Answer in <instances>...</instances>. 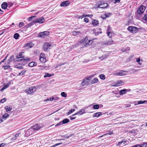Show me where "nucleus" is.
Wrapping results in <instances>:
<instances>
[{
  "label": "nucleus",
  "instance_id": "43",
  "mask_svg": "<svg viewBox=\"0 0 147 147\" xmlns=\"http://www.w3.org/2000/svg\"><path fill=\"white\" fill-rule=\"evenodd\" d=\"M84 21L86 23H88L89 22V19L88 18H85L84 19Z\"/></svg>",
  "mask_w": 147,
  "mask_h": 147
},
{
  "label": "nucleus",
  "instance_id": "29",
  "mask_svg": "<svg viewBox=\"0 0 147 147\" xmlns=\"http://www.w3.org/2000/svg\"><path fill=\"white\" fill-rule=\"evenodd\" d=\"M102 114L101 112L96 113H94L93 115V117H98L100 115H101Z\"/></svg>",
  "mask_w": 147,
  "mask_h": 147
},
{
  "label": "nucleus",
  "instance_id": "28",
  "mask_svg": "<svg viewBox=\"0 0 147 147\" xmlns=\"http://www.w3.org/2000/svg\"><path fill=\"white\" fill-rule=\"evenodd\" d=\"M138 147H147V144L144 143L142 144H138Z\"/></svg>",
  "mask_w": 147,
  "mask_h": 147
},
{
  "label": "nucleus",
  "instance_id": "27",
  "mask_svg": "<svg viewBox=\"0 0 147 147\" xmlns=\"http://www.w3.org/2000/svg\"><path fill=\"white\" fill-rule=\"evenodd\" d=\"M98 80L97 78H95L92 80L91 82V84L97 83L98 82Z\"/></svg>",
  "mask_w": 147,
  "mask_h": 147
},
{
  "label": "nucleus",
  "instance_id": "30",
  "mask_svg": "<svg viewBox=\"0 0 147 147\" xmlns=\"http://www.w3.org/2000/svg\"><path fill=\"white\" fill-rule=\"evenodd\" d=\"M107 35L110 38H111L112 36V33L109 32V30H107Z\"/></svg>",
  "mask_w": 147,
  "mask_h": 147
},
{
  "label": "nucleus",
  "instance_id": "22",
  "mask_svg": "<svg viewBox=\"0 0 147 147\" xmlns=\"http://www.w3.org/2000/svg\"><path fill=\"white\" fill-rule=\"evenodd\" d=\"M127 72V71L123 70H121L120 72H119V76H123L126 75V74L125 72Z\"/></svg>",
  "mask_w": 147,
  "mask_h": 147
},
{
  "label": "nucleus",
  "instance_id": "2",
  "mask_svg": "<svg viewBox=\"0 0 147 147\" xmlns=\"http://www.w3.org/2000/svg\"><path fill=\"white\" fill-rule=\"evenodd\" d=\"M108 5L107 3H104L102 2V1H100L99 4H96L95 5V6L96 8L104 9L106 8L107 7Z\"/></svg>",
  "mask_w": 147,
  "mask_h": 147
},
{
  "label": "nucleus",
  "instance_id": "6",
  "mask_svg": "<svg viewBox=\"0 0 147 147\" xmlns=\"http://www.w3.org/2000/svg\"><path fill=\"white\" fill-rule=\"evenodd\" d=\"M51 47L52 46L51 44H49L47 42H45L43 45V49L45 51H47L49 50L50 49Z\"/></svg>",
  "mask_w": 147,
  "mask_h": 147
},
{
  "label": "nucleus",
  "instance_id": "18",
  "mask_svg": "<svg viewBox=\"0 0 147 147\" xmlns=\"http://www.w3.org/2000/svg\"><path fill=\"white\" fill-rule=\"evenodd\" d=\"M20 134V133L16 134L11 139V142H14V140H16L17 138L19 136Z\"/></svg>",
  "mask_w": 147,
  "mask_h": 147
},
{
  "label": "nucleus",
  "instance_id": "17",
  "mask_svg": "<svg viewBox=\"0 0 147 147\" xmlns=\"http://www.w3.org/2000/svg\"><path fill=\"white\" fill-rule=\"evenodd\" d=\"M113 40L111 39H110L104 42V44L105 45H111L113 44Z\"/></svg>",
  "mask_w": 147,
  "mask_h": 147
},
{
  "label": "nucleus",
  "instance_id": "11",
  "mask_svg": "<svg viewBox=\"0 0 147 147\" xmlns=\"http://www.w3.org/2000/svg\"><path fill=\"white\" fill-rule=\"evenodd\" d=\"M86 113L85 110L84 109H82L78 111L75 114L72 115V116H74L76 115H82Z\"/></svg>",
  "mask_w": 147,
  "mask_h": 147
},
{
  "label": "nucleus",
  "instance_id": "57",
  "mask_svg": "<svg viewBox=\"0 0 147 147\" xmlns=\"http://www.w3.org/2000/svg\"><path fill=\"white\" fill-rule=\"evenodd\" d=\"M87 15L85 14H83L82 16H81L82 19L83 18L87 17Z\"/></svg>",
  "mask_w": 147,
  "mask_h": 147
},
{
  "label": "nucleus",
  "instance_id": "58",
  "mask_svg": "<svg viewBox=\"0 0 147 147\" xmlns=\"http://www.w3.org/2000/svg\"><path fill=\"white\" fill-rule=\"evenodd\" d=\"M8 55V54H7V56L5 57V59H4L2 61H1V62L2 63V62H4L5 61V59H6V58L7 57Z\"/></svg>",
  "mask_w": 147,
  "mask_h": 147
},
{
  "label": "nucleus",
  "instance_id": "7",
  "mask_svg": "<svg viewBox=\"0 0 147 147\" xmlns=\"http://www.w3.org/2000/svg\"><path fill=\"white\" fill-rule=\"evenodd\" d=\"M40 61L43 63H44L47 61L46 58V56L44 53H41L40 56Z\"/></svg>",
  "mask_w": 147,
  "mask_h": 147
},
{
  "label": "nucleus",
  "instance_id": "38",
  "mask_svg": "<svg viewBox=\"0 0 147 147\" xmlns=\"http://www.w3.org/2000/svg\"><path fill=\"white\" fill-rule=\"evenodd\" d=\"M61 96L64 97H66L67 96V94L65 92H62L61 93Z\"/></svg>",
  "mask_w": 147,
  "mask_h": 147
},
{
  "label": "nucleus",
  "instance_id": "14",
  "mask_svg": "<svg viewBox=\"0 0 147 147\" xmlns=\"http://www.w3.org/2000/svg\"><path fill=\"white\" fill-rule=\"evenodd\" d=\"M91 78V77H89L88 78H86L84 79L83 81L82 82V86H84L87 83H88L89 81L88 80H90Z\"/></svg>",
  "mask_w": 147,
  "mask_h": 147
},
{
  "label": "nucleus",
  "instance_id": "50",
  "mask_svg": "<svg viewBox=\"0 0 147 147\" xmlns=\"http://www.w3.org/2000/svg\"><path fill=\"white\" fill-rule=\"evenodd\" d=\"M73 116H72H72H71L70 117H70V119L71 120H73L76 117H74Z\"/></svg>",
  "mask_w": 147,
  "mask_h": 147
},
{
  "label": "nucleus",
  "instance_id": "53",
  "mask_svg": "<svg viewBox=\"0 0 147 147\" xmlns=\"http://www.w3.org/2000/svg\"><path fill=\"white\" fill-rule=\"evenodd\" d=\"M127 50V49L126 48H123L121 50V51H122L123 52H125V51H126Z\"/></svg>",
  "mask_w": 147,
  "mask_h": 147
},
{
  "label": "nucleus",
  "instance_id": "36",
  "mask_svg": "<svg viewBox=\"0 0 147 147\" xmlns=\"http://www.w3.org/2000/svg\"><path fill=\"white\" fill-rule=\"evenodd\" d=\"M75 111V109H71L68 112L67 114L68 115H70L74 112Z\"/></svg>",
  "mask_w": 147,
  "mask_h": 147
},
{
  "label": "nucleus",
  "instance_id": "61",
  "mask_svg": "<svg viewBox=\"0 0 147 147\" xmlns=\"http://www.w3.org/2000/svg\"><path fill=\"white\" fill-rule=\"evenodd\" d=\"M49 98V100L50 101H51V100H53L54 99V98L53 97H51L50 98Z\"/></svg>",
  "mask_w": 147,
  "mask_h": 147
},
{
  "label": "nucleus",
  "instance_id": "55",
  "mask_svg": "<svg viewBox=\"0 0 147 147\" xmlns=\"http://www.w3.org/2000/svg\"><path fill=\"white\" fill-rule=\"evenodd\" d=\"M131 106V105L130 104L126 105H125V108H126L129 107H130Z\"/></svg>",
  "mask_w": 147,
  "mask_h": 147
},
{
  "label": "nucleus",
  "instance_id": "49",
  "mask_svg": "<svg viewBox=\"0 0 147 147\" xmlns=\"http://www.w3.org/2000/svg\"><path fill=\"white\" fill-rule=\"evenodd\" d=\"M5 109L7 112H8L9 111V107L8 106L5 107Z\"/></svg>",
  "mask_w": 147,
  "mask_h": 147
},
{
  "label": "nucleus",
  "instance_id": "32",
  "mask_svg": "<svg viewBox=\"0 0 147 147\" xmlns=\"http://www.w3.org/2000/svg\"><path fill=\"white\" fill-rule=\"evenodd\" d=\"M9 116L8 113H5L3 116H2V118L5 120Z\"/></svg>",
  "mask_w": 147,
  "mask_h": 147
},
{
  "label": "nucleus",
  "instance_id": "1",
  "mask_svg": "<svg viewBox=\"0 0 147 147\" xmlns=\"http://www.w3.org/2000/svg\"><path fill=\"white\" fill-rule=\"evenodd\" d=\"M127 29L131 33H135L137 32L139 28L135 26H129Z\"/></svg>",
  "mask_w": 147,
  "mask_h": 147
},
{
  "label": "nucleus",
  "instance_id": "48",
  "mask_svg": "<svg viewBox=\"0 0 147 147\" xmlns=\"http://www.w3.org/2000/svg\"><path fill=\"white\" fill-rule=\"evenodd\" d=\"M6 100V98H4L3 99H1L0 100V102L1 103H3Z\"/></svg>",
  "mask_w": 147,
  "mask_h": 147
},
{
  "label": "nucleus",
  "instance_id": "33",
  "mask_svg": "<svg viewBox=\"0 0 147 147\" xmlns=\"http://www.w3.org/2000/svg\"><path fill=\"white\" fill-rule=\"evenodd\" d=\"M19 36V35L18 33H15L13 36V37L16 39H17L18 38Z\"/></svg>",
  "mask_w": 147,
  "mask_h": 147
},
{
  "label": "nucleus",
  "instance_id": "10",
  "mask_svg": "<svg viewBox=\"0 0 147 147\" xmlns=\"http://www.w3.org/2000/svg\"><path fill=\"white\" fill-rule=\"evenodd\" d=\"M40 128V126L38 124H36L33 126L29 130L31 131V130L32 129L34 130V131H36L39 130Z\"/></svg>",
  "mask_w": 147,
  "mask_h": 147
},
{
  "label": "nucleus",
  "instance_id": "25",
  "mask_svg": "<svg viewBox=\"0 0 147 147\" xmlns=\"http://www.w3.org/2000/svg\"><path fill=\"white\" fill-rule=\"evenodd\" d=\"M37 65V63L34 62H32L28 64V66L30 67H33Z\"/></svg>",
  "mask_w": 147,
  "mask_h": 147
},
{
  "label": "nucleus",
  "instance_id": "45",
  "mask_svg": "<svg viewBox=\"0 0 147 147\" xmlns=\"http://www.w3.org/2000/svg\"><path fill=\"white\" fill-rule=\"evenodd\" d=\"M143 19L144 20L147 21V14L144 15V17L143 18Z\"/></svg>",
  "mask_w": 147,
  "mask_h": 147
},
{
  "label": "nucleus",
  "instance_id": "64",
  "mask_svg": "<svg viewBox=\"0 0 147 147\" xmlns=\"http://www.w3.org/2000/svg\"><path fill=\"white\" fill-rule=\"evenodd\" d=\"M72 33H73V34L74 35L76 34L77 32L75 31H74L72 32Z\"/></svg>",
  "mask_w": 147,
  "mask_h": 147
},
{
  "label": "nucleus",
  "instance_id": "3",
  "mask_svg": "<svg viewBox=\"0 0 147 147\" xmlns=\"http://www.w3.org/2000/svg\"><path fill=\"white\" fill-rule=\"evenodd\" d=\"M36 89L34 86H31L28 89L25 90V92L27 94H30L36 91Z\"/></svg>",
  "mask_w": 147,
  "mask_h": 147
},
{
  "label": "nucleus",
  "instance_id": "8",
  "mask_svg": "<svg viewBox=\"0 0 147 147\" xmlns=\"http://www.w3.org/2000/svg\"><path fill=\"white\" fill-rule=\"evenodd\" d=\"M45 21V20L43 17H41L39 18L36 19L35 20L33 21V23H35L42 24Z\"/></svg>",
  "mask_w": 147,
  "mask_h": 147
},
{
  "label": "nucleus",
  "instance_id": "5",
  "mask_svg": "<svg viewBox=\"0 0 147 147\" xmlns=\"http://www.w3.org/2000/svg\"><path fill=\"white\" fill-rule=\"evenodd\" d=\"M146 7L143 5L140 6L137 10V13L139 15H141L144 12Z\"/></svg>",
  "mask_w": 147,
  "mask_h": 147
},
{
  "label": "nucleus",
  "instance_id": "21",
  "mask_svg": "<svg viewBox=\"0 0 147 147\" xmlns=\"http://www.w3.org/2000/svg\"><path fill=\"white\" fill-rule=\"evenodd\" d=\"M34 45V44L32 42L27 43L25 44L26 47H28L29 48H32L33 47Z\"/></svg>",
  "mask_w": 147,
  "mask_h": 147
},
{
  "label": "nucleus",
  "instance_id": "16",
  "mask_svg": "<svg viewBox=\"0 0 147 147\" xmlns=\"http://www.w3.org/2000/svg\"><path fill=\"white\" fill-rule=\"evenodd\" d=\"M112 15L111 13H107L105 14L104 15L101 17V18L104 20L105 19L109 17Z\"/></svg>",
  "mask_w": 147,
  "mask_h": 147
},
{
  "label": "nucleus",
  "instance_id": "63",
  "mask_svg": "<svg viewBox=\"0 0 147 147\" xmlns=\"http://www.w3.org/2000/svg\"><path fill=\"white\" fill-rule=\"evenodd\" d=\"M5 89L3 87L0 90V91L2 92Z\"/></svg>",
  "mask_w": 147,
  "mask_h": 147
},
{
  "label": "nucleus",
  "instance_id": "47",
  "mask_svg": "<svg viewBox=\"0 0 147 147\" xmlns=\"http://www.w3.org/2000/svg\"><path fill=\"white\" fill-rule=\"evenodd\" d=\"M3 67L5 69H6L9 67V66L8 65H4L3 66Z\"/></svg>",
  "mask_w": 147,
  "mask_h": 147
},
{
  "label": "nucleus",
  "instance_id": "13",
  "mask_svg": "<svg viewBox=\"0 0 147 147\" xmlns=\"http://www.w3.org/2000/svg\"><path fill=\"white\" fill-rule=\"evenodd\" d=\"M91 24L93 26H97L99 24V22L97 20L94 19L92 20Z\"/></svg>",
  "mask_w": 147,
  "mask_h": 147
},
{
  "label": "nucleus",
  "instance_id": "56",
  "mask_svg": "<svg viewBox=\"0 0 147 147\" xmlns=\"http://www.w3.org/2000/svg\"><path fill=\"white\" fill-rule=\"evenodd\" d=\"M9 86L8 84H6V85H4L3 87L5 89L6 88H7Z\"/></svg>",
  "mask_w": 147,
  "mask_h": 147
},
{
  "label": "nucleus",
  "instance_id": "59",
  "mask_svg": "<svg viewBox=\"0 0 147 147\" xmlns=\"http://www.w3.org/2000/svg\"><path fill=\"white\" fill-rule=\"evenodd\" d=\"M5 144L4 143H1L0 144V147H3V146L5 145Z\"/></svg>",
  "mask_w": 147,
  "mask_h": 147
},
{
  "label": "nucleus",
  "instance_id": "9",
  "mask_svg": "<svg viewBox=\"0 0 147 147\" xmlns=\"http://www.w3.org/2000/svg\"><path fill=\"white\" fill-rule=\"evenodd\" d=\"M123 84V82L121 80H119L117 81V82L113 83V84L112 85V86L114 87H116L122 85V84Z\"/></svg>",
  "mask_w": 147,
  "mask_h": 147
},
{
  "label": "nucleus",
  "instance_id": "34",
  "mask_svg": "<svg viewBox=\"0 0 147 147\" xmlns=\"http://www.w3.org/2000/svg\"><path fill=\"white\" fill-rule=\"evenodd\" d=\"M53 74H51L48 73H46L45 74V75L44 76V78H45L47 77H50Z\"/></svg>",
  "mask_w": 147,
  "mask_h": 147
},
{
  "label": "nucleus",
  "instance_id": "41",
  "mask_svg": "<svg viewBox=\"0 0 147 147\" xmlns=\"http://www.w3.org/2000/svg\"><path fill=\"white\" fill-rule=\"evenodd\" d=\"M99 107L98 105H95L93 106V108L95 109H97L99 108Z\"/></svg>",
  "mask_w": 147,
  "mask_h": 147
},
{
  "label": "nucleus",
  "instance_id": "4",
  "mask_svg": "<svg viewBox=\"0 0 147 147\" xmlns=\"http://www.w3.org/2000/svg\"><path fill=\"white\" fill-rule=\"evenodd\" d=\"M49 32L48 31H45L40 32L38 34V36L41 38H44L49 36Z\"/></svg>",
  "mask_w": 147,
  "mask_h": 147
},
{
  "label": "nucleus",
  "instance_id": "42",
  "mask_svg": "<svg viewBox=\"0 0 147 147\" xmlns=\"http://www.w3.org/2000/svg\"><path fill=\"white\" fill-rule=\"evenodd\" d=\"M26 70H24L20 72L19 73L18 75V76L22 75L24 74L26 72Z\"/></svg>",
  "mask_w": 147,
  "mask_h": 147
},
{
  "label": "nucleus",
  "instance_id": "20",
  "mask_svg": "<svg viewBox=\"0 0 147 147\" xmlns=\"http://www.w3.org/2000/svg\"><path fill=\"white\" fill-rule=\"evenodd\" d=\"M88 40V37L86 36L85 38L82 39L80 41V42L82 43H86Z\"/></svg>",
  "mask_w": 147,
  "mask_h": 147
},
{
  "label": "nucleus",
  "instance_id": "54",
  "mask_svg": "<svg viewBox=\"0 0 147 147\" xmlns=\"http://www.w3.org/2000/svg\"><path fill=\"white\" fill-rule=\"evenodd\" d=\"M136 61L138 63H139L140 61V58H138L136 59Z\"/></svg>",
  "mask_w": 147,
  "mask_h": 147
},
{
  "label": "nucleus",
  "instance_id": "23",
  "mask_svg": "<svg viewBox=\"0 0 147 147\" xmlns=\"http://www.w3.org/2000/svg\"><path fill=\"white\" fill-rule=\"evenodd\" d=\"M127 90L126 89L121 90L119 92V93L120 95H123V94H125L127 92Z\"/></svg>",
  "mask_w": 147,
  "mask_h": 147
},
{
  "label": "nucleus",
  "instance_id": "46",
  "mask_svg": "<svg viewBox=\"0 0 147 147\" xmlns=\"http://www.w3.org/2000/svg\"><path fill=\"white\" fill-rule=\"evenodd\" d=\"M24 25V23L22 22H20L19 24V27H21Z\"/></svg>",
  "mask_w": 147,
  "mask_h": 147
},
{
  "label": "nucleus",
  "instance_id": "26",
  "mask_svg": "<svg viewBox=\"0 0 147 147\" xmlns=\"http://www.w3.org/2000/svg\"><path fill=\"white\" fill-rule=\"evenodd\" d=\"M24 53V52H23L20 53L19 54L18 56H17V58L18 59L24 58V56H22V54L23 53Z\"/></svg>",
  "mask_w": 147,
  "mask_h": 147
},
{
  "label": "nucleus",
  "instance_id": "19",
  "mask_svg": "<svg viewBox=\"0 0 147 147\" xmlns=\"http://www.w3.org/2000/svg\"><path fill=\"white\" fill-rule=\"evenodd\" d=\"M1 6L2 9H5L8 7V4L6 2H4L1 4Z\"/></svg>",
  "mask_w": 147,
  "mask_h": 147
},
{
  "label": "nucleus",
  "instance_id": "62",
  "mask_svg": "<svg viewBox=\"0 0 147 147\" xmlns=\"http://www.w3.org/2000/svg\"><path fill=\"white\" fill-rule=\"evenodd\" d=\"M127 142V141L126 140H123V141H122V144H124L125 143Z\"/></svg>",
  "mask_w": 147,
  "mask_h": 147
},
{
  "label": "nucleus",
  "instance_id": "35",
  "mask_svg": "<svg viewBox=\"0 0 147 147\" xmlns=\"http://www.w3.org/2000/svg\"><path fill=\"white\" fill-rule=\"evenodd\" d=\"M98 30H99V32L96 31V30H95V34L96 35H98L99 34H101L102 33L101 29L99 28L98 29Z\"/></svg>",
  "mask_w": 147,
  "mask_h": 147
},
{
  "label": "nucleus",
  "instance_id": "12",
  "mask_svg": "<svg viewBox=\"0 0 147 147\" xmlns=\"http://www.w3.org/2000/svg\"><path fill=\"white\" fill-rule=\"evenodd\" d=\"M70 3L68 1H65L62 2L60 4L61 7H66L70 5Z\"/></svg>",
  "mask_w": 147,
  "mask_h": 147
},
{
  "label": "nucleus",
  "instance_id": "51",
  "mask_svg": "<svg viewBox=\"0 0 147 147\" xmlns=\"http://www.w3.org/2000/svg\"><path fill=\"white\" fill-rule=\"evenodd\" d=\"M63 124V123L61 121L60 122L57 123L55 125V126H58L60 125H61Z\"/></svg>",
  "mask_w": 147,
  "mask_h": 147
},
{
  "label": "nucleus",
  "instance_id": "24",
  "mask_svg": "<svg viewBox=\"0 0 147 147\" xmlns=\"http://www.w3.org/2000/svg\"><path fill=\"white\" fill-rule=\"evenodd\" d=\"M15 67L16 68L20 69H23V68L21 64L19 63L15 65Z\"/></svg>",
  "mask_w": 147,
  "mask_h": 147
},
{
  "label": "nucleus",
  "instance_id": "40",
  "mask_svg": "<svg viewBox=\"0 0 147 147\" xmlns=\"http://www.w3.org/2000/svg\"><path fill=\"white\" fill-rule=\"evenodd\" d=\"M23 59V61H24V62L25 61H28L30 60V59L29 57H24V58H22Z\"/></svg>",
  "mask_w": 147,
  "mask_h": 147
},
{
  "label": "nucleus",
  "instance_id": "60",
  "mask_svg": "<svg viewBox=\"0 0 147 147\" xmlns=\"http://www.w3.org/2000/svg\"><path fill=\"white\" fill-rule=\"evenodd\" d=\"M76 18L78 19H82L81 16H77Z\"/></svg>",
  "mask_w": 147,
  "mask_h": 147
},
{
  "label": "nucleus",
  "instance_id": "44",
  "mask_svg": "<svg viewBox=\"0 0 147 147\" xmlns=\"http://www.w3.org/2000/svg\"><path fill=\"white\" fill-rule=\"evenodd\" d=\"M145 100L142 101V100H139L138 101V104H140L144 103L145 102Z\"/></svg>",
  "mask_w": 147,
  "mask_h": 147
},
{
  "label": "nucleus",
  "instance_id": "39",
  "mask_svg": "<svg viewBox=\"0 0 147 147\" xmlns=\"http://www.w3.org/2000/svg\"><path fill=\"white\" fill-rule=\"evenodd\" d=\"M67 63L65 62V63H64L62 64H58L56 66L55 68H57L58 67H59L61 66L62 65H64L65 64H67Z\"/></svg>",
  "mask_w": 147,
  "mask_h": 147
},
{
  "label": "nucleus",
  "instance_id": "37",
  "mask_svg": "<svg viewBox=\"0 0 147 147\" xmlns=\"http://www.w3.org/2000/svg\"><path fill=\"white\" fill-rule=\"evenodd\" d=\"M100 78L102 80H104L105 78V77L104 74H101L99 76Z\"/></svg>",
  "mask_w": 147,
  "mask_h": 147
},
{
  "label": "nucleus",
  "instance_id": "52",
  "mask_svg": "<svg viewBox=\"0 0 147 147\" xmlns=\"http://www.w3.org/2000/svg\"><path fill=\"white\" fill-rule=\"evenodd\" d=\"M35 17H36L35 16H31V17H29V19H28V21H31V20H32V19L34 18H35Z\"/></svg>",
  "mask_w": 147,
  "mask_h": 147
},
{
  "label": "nucleus",
  "instance_id": "31",
  "mask_svg": "<svg viewBox=\"0 0 147 147\" xmlns=\"http://www.w3.org/2000/svg\"><path fill=\"white\" fill-rule=\"evenodd\" d=\"M69 122V120L68 119H63L62 121V122L63 124H64L66 123Z\"/></svg>",
  "mask_w": 147,
  "mask_h": 147
},
{
  "label": "nucleus",
  "instance_id": "15",
  "mask_svg": "<svg viewBox=\"0 0 147 147\" xmlns=\"http://www.w3.org/2000/svg\"><path fill=\"white\" fill-rule=\"evenodd\" d=\"M93 42V39L90 40H88V42L84 44V47H87L90 46Z\"/></svg>",
  "mask_w": 147,
  "mask_h": 147
}]
</instances>
